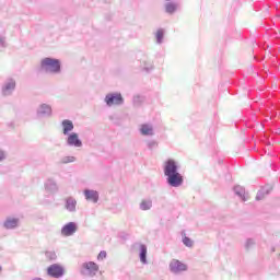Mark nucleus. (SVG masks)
I'll return each instance as SVG.
<instances>
[{"label": "nucleus", "mask_w": 280, "mask_h": 280, "mask_svg": "<svg viewBox=\"0 0 280 280\" xmlns=\"http://www.w3.org/2000/svg\"><path fill=\"white\" fill-rule=\"evenodd\" d=\"M133 105L136 106H141V104H143V96L141 95H136L133 96Z\"/></svg>", "instance_id": "obj_25"}, {"label": "nucleus", "mask_w": 280, "mask_h": 280, "mask_svg": "<svg viewBox=\"0 0 280 280\" xmlns=\"http://www.w3.org/2000/svg\"><path fill=\"white\" fill-rule=\"evenodd\" d=\"M0 270H1V267H0Z\"/></svg>", "instance_id": "obj_34"}, {"label": "nucleus", "mask_w": 280, "mask_h": 280, "mask_svg": "<svg viewBox=\"0 0 280 280\" xmlns=\"http://www.w3.org/2000/svg\"><path fill=\"white\" fill-rule=\"evenodd\" d=\"M75 161H78V159L73 155H67L60 159L59 163L61 165H67L69 163H75Z\"/></svg>", "instance_id": "obj_22"}, {"label": "nucleus", "mask_w": 280, "mask_h": 280, "mask_svg": "<svg viewBox=\"0 0 280 280\" xmlns=\"http://www.w3.org/2000/svg\"><path fill=\"white\" fill-rule=\"evenodd\" d=\"M47 275L51 277V279H60L65 277V268L58 264L50 265L47 268Z\"/></svg>", "instance_id": "obj_8"}, {"label": "nucleus", "mask_w": 280, "mask_h": 280, "mask_svg": "<svg viewBox=\"0 0 280 280\" xmlns=\"http://www.w3.org/2000/svg\"><path fill=\"white\" fill-rule=\"evenodd\" d=\"M156 44L163 45V38H165V31L163 28H159L155 33Z\"/></svg>", "instance_id": "obj_21"}, {"label": "nucleus", "mask_w": 280, "mask_h": 280, "mask_svg": "<svg viewBox=\"0 0 280 280\" xmlns=\"http://www.w3.org/2000/svg\"><path fill=\"white\" fill-rule=\"evenodd\" d=\"M40 71L44 73H50L51 75H58L62 71V63L60 59L45 57L40 60Z\"/></svg>", "instance_id": "obj_2"}, {"label": "nucleus", "mask_w": 280, "mask_h": 280, "mask_svg": "<svg viewBox=\"0 0 280 280\" xmlns=\"http://www.w3.org/2000/svg\"><path fill=\"white\" fill-rule=\"evenodd\" d=\"M104 102L108 108H113V106H124V96L121 93H108L105 95Z\"/></svg>", "instance_id": "obj_3"}, {"label": "nucleus", "mask_w": 280, "mask_h": 280, "mask_svg": "<svg viewBox=\"0 0 280 280\" xmlns=\"http://www.w3.org/2000/svg\"><path fill=\"white\" fill-rule=\"evenodd\" d=\"M140 132L141 135H143V137H154V128L152 127V125H142L140 128Z\"/></svg>", "instance_id": "obj_16"}, {"label": "nucleus", "mask_w": 280, "mask_h": 280, "mask_svg": "<svg viewBox=\"0 0 280 280\" xmlns=\"http://www.w3.org/2000/svg\"><path fill=\"white\" fill-rule=\"evenodd\" d=\"M66 144L69 148H82V140L80 139V136L77 132H71L67 136Z\"/></svg>", "instance_id": "obj_9"}, {"label": "nucleus", "mask_w": 280, "mask_h": 280, "mask_svg": "<svg viewBox=\"0 0 280 280\" xmlns=\"http://www.w3.org/2000/svg\"><path fill=\"white\" fill-rule=\"evenodd\" d=\"M73 128H75V126L73 125L72 120L63 119L61 121V130H62V135H65V137L71 135V132H73Z\"/></svg>", "instance_id": "obj_13"}, {"label": "nucleus", "mask_w": 280, "mask_h": 280, "mask_svg": "<svg viewBox=\"0 0 280 280\" xmlns=\"http://www.w3.org/2000/svg\"><path fill=\"white\" fill-rule=\"evenodd\" d=\"M183 244H184V246H187L188 248H191V246H194V241H191V238L185 236L183 238Z\"/></svg>", "instance_id": "obj_26"}, {"label": "nucleus", "mask_w": 280, "mask_h": 280, "mask_svg": "<svg viewBox=\"0 0 280 280\" xmlns=\"http://www.w3.org/2000/svg\"><path fill=\"white\" fill-rule=\"evenodd\" d=\"M97 259L98 261H103V259H106V250L100 252Z\"/></svg>", "instance_id": "obj_30"}, {"label": "nucleus", "mask_w": 280, "mask_h": 280, "mask_svg": "<svg viewBox=\"0 0 280 280\" xmlns=\"http://www.w3.org/2000/svg\"><path fill=\"white\" fill-rule=\"evenodd\" d=\"M44 188L47 194H58V183L54 178H48L44 183Z\"/></svg>", "instance_id": "obj_11"}, {"label": "nucleus", "mask_w": 280, "mask_h": 280, "mask_svg": "<svg viewBox=\"0 0 280 280\" xmlns=\"http://www.w3.org/2000/svg\"><path fill=\"white\" fill-rule=\"evenodd\" d=\"M145 71H152V67L151 68H148V67H144Z\"/></svg>", "instance_id": "obj_31"}, {"label": "nucleus", "mask_w": 280, "mask_h": 280, "mask_svg": "<svg viewBox=\"0 0 280 280\" xmlns=\"http://www.w3.org/2000/svg\"><path fill=\"white\" fill-rule=\"evenodd\" d=\"M140 210L141 211H150V209H152V200L151 199H143L140 202Z\"/></svg>", "instance_id": "obj_19"}, {"label": "nucleus", "mask_w": 280, "mask_h": 280, "mask_svg": "<svg viewBox=\"0 0 280 280\" xmlns=\"http://www.w3.org/2000/svg\"><path fill=\"white\" fill-rule=\"evenodd\" d=\"M0 161H3V153L0 152Z\"/></svg>", "instance_id": "obj_32"}, {"label": "nucleus", "mask_w": 280, "mask_h": 280, "mask_svg": "<svg viewBox=\"0 0 280 280\" xmlns=\"http://www.w3.org/2000/svg\"><path fill=\"white\" fill-rule=\"evenodd\" d=\"M140 261L141 264H148V246L144 244L140 245Z\"/></svg>", "instance_id": "obj_18"}, {"label": "nucleus", "mask_w": 280, "mask_h": 280, "mask_svg": "<svg viewBox=\"0 0 280 280\" xmlns=\"http://www.w3.org/2000/svg\"><path fill=\"white\" fill-rule=\"evenodd\" d=\"M16 89V81L14 79H7L1 88V94L3 97H10Z\"/></svg>", "instance_id": "obj_6"}, {"label": "nucleus", "mask_w": 280, "mask_h": 280, "mask_svg": "<svg viewBox=\"0 0 280 280\" xmlns=\"http://www.w3.org/2000/svg\"><path fill=\"white\" fill-rule=\"evenodd\" d=\"M54 109L51 108V105L47 103H42L36 109V117L38 119H49V117H52Z\"/></svg>", "instance_id": "obj_5"}, {"label": "nucleus", "mask_w": 280, "mask_h": 280, "mask_svg": "<svg viewBox=\"0 0 280 280\" xmlns=\"http://www.w3.org/2000/svg\"><path fill=\"white\" fill-rule=\"evenodd\" d=\"M78 207V200L73 197H68L65 200V209L69 211V213H75Z\"/></svg>", "instance_id": "obj_14"}, {"label": "nucleus", "mask_w": 280, "mask_h": 280, "mask_svg": "<svg viewBox=\"0 0 280 280\" xmlns=\"http://www.w3.org/2000/svg\"><path fill=\"white\" fill-rule=\"evenodd\" d=\"M147 147L149 150H156V148H159V142L156 140H149Z\"/></svg>", "instance_id": "obj_24"}, {"label": "nucleus", "mask_w": 280, "mask_h": 280, "mask_svg": "<svg viewBox=\"0 0 280 280\" xmlns=\"http://www.w3.org/2000/svg\"><path fill=\"white\" fill-rule=\"evenodd\" d=\"M168 268L173 275H180L183 272H187V265L178 259H172Z\"/></svg>", "instance_id": "obj_7"}, {"label": "nucleus", "mask_w": 280, "mask_h": 280, "mask_svg": "<svg viewBox=\"0 0 280 280\" xmlns=\"http://www.w3.org/2000/svg\"><path fill=\"white\" fill-rule=\"evenodd\" d=\"M234 194L235 196H238V198L243 201L246 202L248 200V195L246 194V189L242 186H234Z\"/></svg>", "instance_id": "obj_15"}, {"label": "nucleus", "mask_w": 280, "mask_h": 280, "mask_svg": "<svg viewBox=\"0 0 280 280\" xmlns=\"http://www.w3.org/2000/svg\"><path fill=\"white\" fill-rule=\"evenodd\" d=\"M3 226L7 230L16 229V226H19V219H16V218H7L5 221L3 222Z\"/></svg>", "instance_id": "obj_17"}, {"label": "nucleus", "mask_w": 280, "mask_h": 280, "mask_svg": "<svg viewBox=\"0 0 280 280\" xmlns=\"http://www.w3.org/2000/svg\"><path fill=\"white\" fill-rule=\"evenodd\" d=\"M32 280H44L43 278H33Z\"/></svg>", "instance_id": "obj_33"}, {"label": "nucleus", "mask_w": 280, "mask_h": 280, "mask_svg": "<svg viewBox=\"0 0 280 280\" xmlns=\"http://www.w3.org/2000/svg\"><path fill=\"white\" fill-rule=\"evenodd\" d=\"M164 176L168 187H182L185 178L178 172V163L174 160H167L164 165Z\"/></svg>", "instance_id": "obj_1"}, {"label": "nucleus", "mask_w": 280, "mask_h": 280, "mask_svg": "<svg viewBox=\"0 0 280 280\" xmlns=\"http://www.w3.org/2000/svg\"><path fill=\"white\" fill-rule=\"evenodd\" d=\"M83 194L85 200H88L89 202H93L94 205H96V202H98L100 200V192H97V190L85 189Z\"/></svg>", "instance_id": "obj_12"}, {"label": "nucleus", "mask_w": 280, "mask_h": 280, "mask_svg": "<svg viewBox=\"0 0 280 280\" xmlns=\"http://www.w3.org/2000/svg\"><path fill=\"white\" fill-rule=\"evenodd\" d=\"M255 245V240L253 238H247L245 243V248L246 250H250V247Z\"/></svg>", "instance_id": "obj_29"}, {"label": "nucleus", "mask_w": 280, "mask_h": 280, "mask_svg": "<svg viewBox=\"0 0 280 280\" xmlns=\"http://www.w3.org/2000/svg\"><path fill=\"white\" fill-rule=\"evenodd\" d=\"M178 10V4L174 2H168L165 4V12L166 14H174Z\"/></svg>", "instance_id": "obj_20"}, {"label": "nucleus", "mask_w": 280, "mask_h": 280, "mask_svg": "<svg viewBox=\"0 0 280 280\" xmlns=\"http://www.w3.org/2000/svg\"><path fill=\"white\" fill-rule=\"evenodd\" d=\"M8 38L4 35H0V47H2L3 49H5V47H8Z\"/></svg>", "instance_id": "obj_28"}, {"label": "nucleus", "mask_w": 280, "mask_h": 280, "mask_svg": "<svg viewBox=\"0 0 280 280\" xmlns=\"http://www.w3.org/2000/svg\"><path fill=\"white\" fill-rule=\"evenodd\" d=\"M77 232L78 223L75 222H69L61 228V235L63 237H71V235H75Z\"/></svg>", "instance_id": "obj_10"}, {"label": "nucleus", "mask_w": 280, "mask_h": 280, "mask_svg": "<svg viewBox=\"0 0 280 280\" xmlns=\"http://www.w3.org/2000/svg\"><path fill=\"white\" fill-rule=\"evenodd\" d=\"M46 257L50 261H56V259H58V256L56 255V252H46Z\"/></svg>", "instance_id": "obj_27"}, {"label": "nucleus", "mask_w": 280, "mask_h": 280, "mask_svg": "<svg viewBox=\"0 0 280 280\" xmlns=\"http://www.w3.org/2000/svg\"><path fill=\"white\" fill-rule=\"evenodd\" d=\"M100 272V266L94 261L83 262L81 266V275L84 277H95Z\"/></svg>", "instance_id": "obj_4"}, {"label": "nucleus", "mask_w": 280, "mask_h": 280, "mask_svg": "<svg viewBox=\"0 0 280 280\" xmlns=\"http://www.w3.org/2000/svg\"><path fill=\"white\" fill-rule=\"evenodd\" d=\"M268 194H270V190H268L267 188H261L256 196V200H264V198H266V196H268Z\"/></svg>", "instance_id": "obj_23"}]
</instances>
